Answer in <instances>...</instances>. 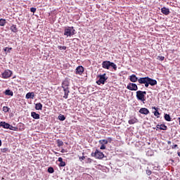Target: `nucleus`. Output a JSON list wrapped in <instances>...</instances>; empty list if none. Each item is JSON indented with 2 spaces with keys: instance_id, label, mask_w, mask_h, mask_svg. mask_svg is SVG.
<instances>
[{
  "instance_id": "f8f14e48",
  "label": "nucleus",
  "mask_w": 180,
  "mask_h": 180,
  "mask_svg": "<svg viewBox=\"0 0 180 180\" xmlns=\"http://www.w3.org/2000/svg\"><path fill=\"white\" fill-rule=\"evenodd\" d=\"M148 82L151 86H154V85H157V80L148 77Z\"/></svg>"
},
{
  "instance_id": "79ce46f5",
  "label": "nucleus",
  "mask_w": 180,
  "mask_h": 180,
  "mask_svg": "<svg viewBox=\"0 0 180 180\" xmlns=\"http://www.w3.org/2000/svg\"><path fill=\"white\" fill-rule=\"evenodd\" d=\"M146 174H147V175H150L151 174V170L147 169L146 170Z\"/></svg>"
},
{
  "instance_id": "6e6552de",
  "label": "nucleus",
  "mask_w": 180,
  "mask_h": 180,
  "mask_svg": "<svg viewBox=\"0 0 180 180\" xmlns=\"http://www.w3.org/2000/svg\"><path fill=\"white\" fill-rule=\"evenodd\" d=\"M84 74V67L82 66H78L76 68L75 75H82Z\"/></svg>"
},
{
  "instance_id": "49530a36",
  "label": "nucleus",
  "mask_w": 180,
  "mask_h": 180,
  "mask_svg": "<svg viewBox=\"0 0 180 180\" xmlns=\"http://www.w3.org/2000/svg\"><path fill=\"white\" fill-rule=\"evenodd\" d=\"M63 50H67V46H62Z\"/></svg>"
},
{
  "instance_id": "4c0bfd02",
  "label": "nucleus",
  "mask_w": 180,
  "mask_h": 180,
  "mask_svg": "<svg viewBox=\"0 0 180 180\" xmlns=\"http://www.w3.org/2000/svg\"><path fill=\"white\" fill-rule=\"evenodd\" d=\"M165 59V57L164 56H158V60H160V61H164V60Z\"/></svg>"
},
{
  "instance_id": "e433bc0d",
  "label": "nucleus",
  "mask_w": 180,
  "mask_h": 180,
  "mask_svg": "<svg viewBox=\"0 0 180 180\" xmlns=\"http://www.w3.org/2000/svg\"><path fill=\"white\" fill-rule=\"evenodd\" d=\"M102 145L100 147V150H105L106 149V146H105V144L101 143Z\"/></svg>"
},
{
  "instance_id": "20e7f679",
  "label": "nucleus",
  "mask_w": 180,
  "mask_h": 180,
  "mask_svg": "<svg viewBox=\"0 0 180 180\" xmlns=\"http://www.w3.org/2000/svg\"><path fill=\"white\" fill-rule=\"evenodd\" d=\"M98 80L96 81V84L97 85H105V82H106V80L108 79V77H106V73H104L103 75H99L98 76Z\"/></svg>"
},
{
  "instance_id": "473e14b6",
  "label": "nucleus",
  "mask_w": 180,
  "mask_h": 180,
  "mask_svg": "<svg viewBox=\"0 0 180 180\" xmlns=\"http://www.w3.org/2000/svg\"><path fill=\"white\" fill-rule=\"evenodd\" d=\"M48 172H49V174H53L54 173V168L49 167L48 168Z\"/></svg>"
},
{
  "instance_id": "2f4dec72",
  "label": "nucleus",
  "mask_w": 180,
  "mask_h": 180,
  "mask_svg": "<svg viewBox=\"0 0 180 180\" xmlns=\"http://www.w3.org/2000/svg\"><path fill=\"white\" fill-rule=\"evenodd\" d=\"M99 143L100 144H108V140L106 139H102L99 141Z\"/></svg>"
},
{
  "instance_id": "09e8293b",
  "label": "nucleus",
  "mask_w": 180,
  "mask_h": 180,
  "mask_svg": "<svg viewBox=\"0 0 180 180\" xmlns=\"http://www.w3.org/2000/svg\"><path fill=\"white\" fill-rule=\"evenodd\" d=\"M167 144H171V141H168Z\"/></svg>"
},
{
  "instance_id": "2eb2a0df",
  "label": "nucleus",
  "mask_w": 180,
  "mask_h": 180,
  "mask_svg": "<svg viewBox=\"0 0 180 180\" xmlns=\"http://www.w3.org/2000/svg\"><path fill=\"white\" fill-rule=\"evenodd\" d=\"M161 12L163 13V15H169V8H167L165 7H163L161 8Z\"/></svg>"
},
{
  "instance_id": "39448f33",
  "label": "nucleus",
  "mask_w": 180,
  "mask_h": 180,
  "mask_svg": "<svg viewBox=\"0 0 180 180\" xmlns=\"http://www.w3.org/2000/svg\"><path fill=\"white\" fill-rule=\"evenodd\" d=\"M91 157H94L97 160H103L105 158V154L96 149L94 153H91Z\"/></svg>"
},
{
  "instance_id": "72a5a7b5",
  "label": "nucleus",
  "mask_w": 180,
  "mask_h": 180,
  "mask_svg": "<svg viewBox=\"0 0 180 180\" xmlns=\"http://www.w3.org/2000/svg\"><path fill=\"white\" fill-rule=\"evenodd\" d=\"M1 153H8L9 149L8 148H4L1 149Z\"/></svg>"
},
{
  "instance_id": "393cba45",
  "label": "nucleus",
  "mask_w": 180,
  "mask_h": 180,
  "mask_svg": "<svg viewBox=\"0 0 180 180\" xmlns=\"http://www.w3.org/2000/svg\"><path fill=\"white\" fill-rule=\"evenodd\" d=\"M56 143L58 144V147H63V146H64V142H63V141L58 139L56 141Z\"/></svg>"
},
{
  "instance_id": "1a4fd4ad",
  "label": "nucleus",
  "mask_w": 180,
  "mask_h": 180,
  "mask_svg": "<svg viewBox=\"0 0 180 180\" xmlns=\"http://www.w3.org/2000/svg\"><path fill=\"white\" fill-rule=\"evenodd\" d=\"M68 86H70V80H68V78H66L62 82V88L63 89H69Z\"/></svg>"
},
{
  "instance_id": "5701e85b",
  "label": "nucleus",
  "mask_w": 180,
  "mask_h": 180,
  "mask_svg": "<svg viewBox=\"0 0 180 180\" xmlns=\"http://www.w3.org/2000/svg\"><path fill=\"white\" fill-rule=\"evenodd\" d=\"M5 95H8V96H13V91L8 89L6 90L4 92Z\"/></svg>"
},
{
  "instance_id": "7ed1b4c3",
  "label": "nucleus",
  "mask_w": 180,
  "mask_h": 180,
  "mask_svg": "<svg viewBox=\"0 0 180 180\" xmlns=\"http://www.w3.org/2000/svg\"><path fill=\"white\" fill-rule=\"evenodd\" d=\"M75 34V30L74 27H68L64 30V35L68 37L74 36Z\"/></svg>"
},
{
  "instance_id": "bb28decb",
  "label": "nucleus",
  "mask_w": 180,
  "mask_h": 180,
  "mask_svg": "<svg viewBox=\"0 0 180 180\" xmlns=\"http://www.w3.org/2000/svg\"><path fill=\"white\" fill-rule=\"evenodd\" d=\"M165 120H166L167 122H171V116H169V115L168 114H165Z\"/></svg>"
},
{
  "instance_id": "ea45409f",
  "label": "nucleus",
  "mask_w": 180,
  "mask_h": 180,
  "mask_svg": "<svg viewBox=\"0 0 180 180\" xmlns=\"http://www.w3.org/2000/svg\"><path fill=\"white\" fill-rule=\"evenodd\" d=\"M172 148L173 150H175V148H178V146H177L176 144H174V145H173V146H172Z\"/></svg>"
},
{
  "instance_id": "a18cd8bd",
  "label": "nucleus",
  "mask_w": 180,
  "mask_h": 180,
  "mask_svg": "<svg viewBox=\"0 0 180 180\" xmlns=\"http://www.w3.org/2000/svg\"><path fill=\"white\" fill-rule=\"evenodd\" d=\"M156 127H157V130H158V129L160 130V127H160V124H158V125L156 126Z\"/></svg>"
},
{
  "instance_id": "c85d7f7f",
  "label": "nucleus",
  "mask_w": 180,
  "mask_h": 180,
  "mask_svg": "<svg viewBox=\"0 0 180 180\" xmlns=\"http://www.w3.org/2000/svg\"><path fill=\"white\" fill-rule=\"evenodd\" d=\"M58 119L61 121V122H64V120H65V116H64V115H58Z\"/></svg>"
},
{
  "instance_id": "9d476101",
  "label": "nucleus",
  "mask_w": 180,
  "mask_h": 180,
  "mask_svg": "<svg viewBox=\"0 0 180 180\" xmlns=\"http://www.w3.org/2000/svg\"><path fill=\"white\" fill-rule=\"evenodd\" d=\"M139 84H146V82H148V77H140L138 79Z\"/></svg>"
},
{
  "instance_id": "0eeeda50",
  "label": "nucleus",
  "mask_w": 180,
  "mask_h": 180,
  "mask_svg": "<svg viewBox=\"0 0 180 180\" xmlns=\"http://www.w3.org/2000/svg\"><path fill=\"white\" fill-rule=\"evenodd\" d=\"M127 88L129 91H137L139 89V86H137V84L134 83H129Z\"/></svg>"
},
{
  "instance_id": "3c124183",
  "label": "nucleus",
  "mask_w": 180,
  "mask_h": 180,
  "mask_svg": "<svg viewBox=\"0 0 180 180\" xmlns=\"http://www.w3.org/2000/svg\"><path fill=\"white\" fill-rule=\"evenodd\" d=\"M61 153H64V149H62V150H61Z\"/></svg>"
},
{
  "instance_id": "8fccbe9b",
  "label": "nucleus",
  "mask_w": 180,
  "mask_h": 180,
  "mask_svg": "<svg viewBox=\"0 0 180 180\" xmlns=\"http://www.w3.org/2000/svg\"><path fill=\"white\" fill-rule=\"evenodd\" d=\"M179 157H180V151L177 153Z\"/></svg>"
},
{
  "instance_id": "c756f323",
  "label": "nucleus",
  "mask_w": 180,
  "mask_h": 180,
  "mask_svg": "<svg viewBox=\"0 0 180 180\" xmlns=\"http://www.w3.org/2000/svg\"><path fill=\"white\" fill-rule=\"evenodd\" d=\"M8 129H9V130H13L14 131H16V130H18V127H13V126L11 125L10 124H9Z\"/></svg>"
},
{
  "instance_id": "de8ad7c7",
  "label": "nucleus",
  "mask_w": 180,
  "mask_h": 180,
  "mask_svg": "<svg viewBox=\"0 0 180 180\" xmlns=\"http://www.w3.org/2000/svg\"><path fill=\"white\" fill-rule=\"evenodd\" d=\"M1 146H2V141H1V139H0V147H1Z\"/></svg>"
},
{
  "instance_id": "f3484780",
  "label": "nucleus",
  "mask_w": 180,
  "mask_h": 180,
  "mask_svg": "<svg viewBox=\"0 0 180 180\" xmlns=\"http://www.w3.org/2000/svg\"><path fill=\"white\" fill-rule=\"evenodd\" d=\"M0 127L3 129H8L9 128V124L6 123L5 122H0Z\"/></svg>"
},
{
  "instance_id": "f704fd0d",
  "label": "nucleus",
  "mask_w": 180,
  "mask_h": 180,
  "mask_svg": "<svg viewBox=\"0 0 180 180\" xmlns=\"http://www.w3.org/2000/svg\"><path fill=\"white\" fill-rule=\"evenodd\" d=\"M92 162V159L88 158L86 160V164H91Z\"/></svg>"
},
{
  "instance_id": "a211bd4d",
  "label": "nucleus",
  "mask_w": 180,
  "mask_h": 180,
  "mask_svg": "<svg viewBox=\"0 0 180 180\" xmlns=\"http://www.w3.org/2000/svg\"><path fill=\"white\" fill-rule=\"evenodd\" d=\"M10 30H11L13 33H18V27L16 25H12L10 27Z\"/></svg>"
},
{
  "instance_id": "423d86ee",
  "label": "nucleus",
  "mask_w": 180,
  "mask_h": 180,
  "mask_svg": "<svg viewBox=\"0 0 180 180\" xmlns=\"http://www.w3.org/2000/svg\"><path fill=\"white\" fill-rule=\"evenodd\" d=\"M2 78L7 79V78H11L12 77V71L10 70H6L2 74Z\"/></svg>"
},
{
  "instance_id": "6ab92c4d",
  "label": "nucleus",
  "mask_w": 180,
  "mask_h": 180,
  "mask_svg": "<svg viewBox=\"0 0 180 180\" xmlns=\"http://www.w3.org/2000/svg\"><path fill=\"white\" fill-rule=\"evenodd\" d=\"M31 116L33 119L39 120L40 119V115L37 114L36 112H32Z\"/></svg>"
},
{
  "instance_id": "a878e982",
  "label": "nucleus",
  "mask_w": 180,
  "mask_h": 180,
  "mask_svg": "<svg viewBox=\"0 0 180 180\" xmlns=\"http://www.w3.org/2000/svg\"><path fill=\"white\" fill-rule=\"evenodd\" d=\"M6 25V20L1 18L0 19V26H5Z\"/></svg>"
},
{
  "instance_id": "dca6fc26",
  "label": "nucleus",
  "mask_w": 180,
  "mask_h": 180,
  "mask_svg": "<svg viewBox=\"0 0 180 180\" xmlns=\"http://www.w3.org/2000/svg\"><path fill=\"white\" fill-rule=\"evenodd\" d=\"M63 91H64L63 98L65 99H68V94H70V89H63Z\"/></svg>"
},
{
  "instance_id": "603ef678",
  "label": "nucleus",
  "mask_w": 180,
  "mask_h": 180,
  "mask_svg": "<svg viewBox=\"0 0 180 180\" xmlns=\"http://www.w3.org/2000/svg\"><path fill=\"white\" fill-rule=\"evenodd\" d=\"M55 154H58V153L56 152Z\"/></svg>"
},
{
  "instance_id": "c03bdc74",
  "label": "nucleus",
  "mask_w": 180,
  "mask_h": 180,
  "mask_svg": "<svg viewBox=\"0 0 180 180\" xmlns=\"http://www.w3.org/2000/svg\"><path fill=\"white\" fill-rule=\"evenodd\" d=\"M79 160L84 161L85 160V156L79 157Z\"/></svg>"
},
{
  "instance_id": "f03ea898",
  "label": "nucleus",
  "mask_w": 180,
  "mask_h": 180,
  "mask_svg": "<svg viewBox=\"0 0 180 180\" xmlns=\"http://www.w3.org/2000/svg\"><path fill=\"white\" fill-rule=\"evenodd\" d=\"M146 95H147L146 91H143L140 90L136 91L137 100L141 101V102H143V103H145L146 102Z\"/></svg>"
},
{
  "instance_id": "b1692460",
  "label": "nucleus",
  "mask_w": 180,
  "mask_h": 180,
  "mask_svg": "<svg viewBox=\"0 0 180 180\" xmlns=\"http://www.w3.org/2000/svg\"><path fill=\"white\" fill-rule=\"evenodd\" d=\"M152 109L155 110V111L154 112V115L155 116H157V117H160L159 115H160V112H158V108L156 107H152Z\"/></svg>"
},
{
  "instance_id": "412c9836",
  "label": "nucleus",
  "mask_w": 180,
  "mask_h": 180,
  "mask_svg": "<svg viewBox=\"0 0 180 180\" xmlns=\"http://www.w3.org/2000/svg\"><path fill=\"white\" fill-rule=\"evenodd\" d=\"M58 161L60 162L58 167H65V162L63 161V158H58Z\"/></svg>"
},
{
  "instance_id": "ddd939ff",
  "label": "nucleus",
  "mask_w": 180,
  "mask_h": 180,
  "mask_svg": "<svg viewBox=\"0 0 180 180\" xmlns=\"http://www.w3.org/2000/svg\"><path fill=\"white\" fill-rule=\"evenodd\" d=\"M129 80L131 82H137V81H139V78L136 77V75H131L129 76Z\"/></svg>"
},
{
  "instance_id": "7c9ffc66",
  "label": "nucleus",
  "mask_w": 180,
  "mask_h": 180,
  "mask_svg": "<svg viewBox=\"0 0 180 180\" xmlns=\"http://www.w3.org/2000/svg\"><path fill=\"white\" fill-rule=\"evenodd\" d=\"M168 127L165 124H160V130H167Z\"/></svg>"
},
{
  "instance_id": "cd10ccee",
  "label": "nucleus",
  "mask_w": 180,
  "mask_h": 180,
  "mask_svg": "<svg viewBox=\"0 0 180 180\" xmlns=\"http://www.w3.org/2000/svg\"><path fill=\"white\" fill-rule=\"evenodd\" d=\"M9 110H11V108H9L8 106L3 107V112H4V113H7V112H9Z\"/></svg>"
},
{
  "instance_id": "37998d69",
  "label": "nucleus",
  "mask_w": 180,
  "mask_h": 180,
  "mask_svg": "<svg viewBox=\"0 0 180 180\" xmlns=\"http://www.w3.org/2000/svg\"><path fill=\"white\" fill-rule=\"evenodd\" d=\"M107 141L108 143H112V138L108 137Z\"/></svg>"
},
{
  "instance_id": "f257e3e1",
  "label": "nucleus",
  "mask_w": 180,
  "mask_h": 180,
  "mask_svg": "<svg viewBox=\"0 0 180 180\" xmlns=\"http://www.w3.org/2000/svg\"><path fill=\"white\" fill-rule=\"evenodd\" d=\"M102 67L105 70H110V67H112L115 71H116L117 70V65H116V64H115V63L110 62L109 60L103 61L102 63Z\"/></svg>"
},
{
  "instance_id": "4468645a",
  "label": "nucleus",
  "mask_w": 180,
  "mask_h": 180,
  "mask_svg": "<svg viewBox=\"0 0 180 180\" xmlns=\"http://www.w3.org/2000/svg\"><path fill=\"white\" fill-rule=\"evenodd\" d=\"M26 99H33L34 98V92H28L25 96Z\"/></svg>"
},
{
  "instance_id": "c9c22d12",
  "label": "nucleus",
  "mask_w": 180,
  "mask_h": 180,
  "mask_svg": "<svg viewBox=\"0 0 180 180\" xmlns=\"http://www.w3.org/2000/svg\"><path fill=\"white\" fill-rule=\"evenodd\" d=\"M11 50H12V48L6 47L4 49V51H8V53H11Z\"/></svg>"
},
{
  "instance_id": "4be33fe9",
  "label": "nucleus",
  "mask_w": 180,
  "mask_h": 180,
  "mask_svg": "<svg viewBox=\"0 0 180 180\" xmlns=\"http://www.w3.org/2000/svg\"><path fill=\"white\" fill-rule=\"evenodd\" d=\"M139 122V120L137 118L134 117L128 121L129 124H134Z\"/></svg>"
},
{
  "instance_id": "864d4df0",
  "label": "nucleus",
  "mask_w": 180,
  "mask_h": 180,
  "mask_svg": "<svg viewBox=\"0 0 180 180\" xmlns=\"http://www.w3.org/2000/svg\"><path fill=\"white\" fill-rule=\"evenodd\" d=\"M111 1H115V0H111Z\"/></svg>"
},
{
  "instance_id": "9b49d317",
  "label": "nucleus",
  "mask_w": 180,
  "mask_h": 180,
  "mask_svg": "<svg viewBox=\"0 0 180 180\" xmlns=\"http://www.w3.org/2000/svg\"><path fill=\"white\" fill-rule=\"evenodd\" d=\"M139 113H141V115H148V113H150V110L146 108H141L139 110Z\"/></svg>"
},
{
  "instance_id": "aec40b11",
  "label": "nucleus",
  "mask_w": 180,
  "mask_h": 180,
  "mask_svg": "<svg viewBox=\"0 0 180 180\" xmlns=\"http://www.w3.org/2000/svg\"><path fill=\"white\" fill-rule=\"evenodd\" d=\"M36 110H41L43 109V104L41 103H37L35 104Z\"/></svg>"
},
{
  "instance_id": "58836bf2",
  "label": "nucleus",
  "mask_w": 180,
  "mask_h": 180,
  "mask_svg": "<svg viewBox=\"0 0 180 180\" xmlns=\"http://www.w3.org/2000/svg\"><path fill=\"white\" fill-rule=\"evenodd\" d=\"M36 8H34V7H32L31 8H30V11L31 12H32V13H34L35 12H36Z\"/></svg>"
},
{
  "instance_id": "a19ab883",
  "label": "nucleus",
  "mask_w": 180,
  "mask_h": 180,
  "mask_svg": "<svg viewBox=\"0 0 180 180\" xmlns=\"http://www.w3.org/2000/svg\"><path fill=\"white\" fill-rule=\"evenodd\" d=\"M146 88H148L150 83H148V82H146V83H144Z\"/></svg>"
}]
</instances>
